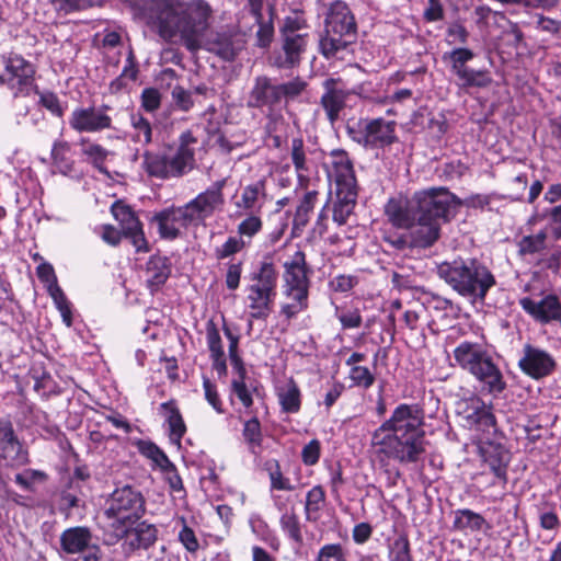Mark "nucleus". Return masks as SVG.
Masks as SVG:
<instances>
[{"label": "nucleus", "instance_id": "obj_58", "mask_svg": "<svg viewBox=\"0 0 561 561\" xmlns=\"http://www.w3.org/2000/svg\"><path fill=\"white\" fill-rule=\"evenodd\" d=\"M316 561H347L346 552L341 543H328L319 549Z\"/></svg>", "mask_w": 561, "mask_h": 561}, {"label": "nucleus", "instance_id": "obj_13", "mask_svg": "<svg viewBox=\"0 0 561 561\" xmlns=\"http://www.w3.org/2000/svg\"><path fill=\"white\" fill-rule=\"evenodd\" d=\"M151 222L157 226L159 236L164 240H175L188 226H193L184 205L170 206L157 211Z\"/></svg>", "mask_w": 561, "mask_h": 561}, {"label": "nucleus", "instance_id": "obj_5", "mask_svg": "<svg viewBox=\"0 0 561 561\" xmlns=\"http://www.w3.org/2000/svg\"><path fill=\"white\" fill-rule=\"evenodd\" d=\"M278 272L271 261H262L249 275L245 287V308L252 320L265 321L273 311L277 296Z\"/></svg>", "mask_w": 561, "mask_h": 561}, {"label": "nucleus", "instance_id": "obj_46", "mask_svg": "<svg viewBox=\"0 0 561 561\" xmlns=\"http://www.w3.org/2000/svg\"><path fill=\"white\" fill-rule=\"evenodd\" d=\"M456 76L460 81V85L465 88H485L492 81L486 71L473 70L470 68L460 70Z\"/></svg>", "mask_w": 561, "mask_h": 561}, {"label": "nucleus", "instance_id": "obj_35", "mask_svg": "<svg viewBox=\"0 0 561 561\" xmlns=\"http://www.w3.org/2000/svg\"><path fill=\"white\" fill-rule=\"evenodd\" d=\"M141 168L151 178L160 180L171 179L167 164V152L145 151Z\"/></svg>", "mask_w": 561, "mask_h": 561}, {"label": "nucleus", "instance_id": "obj_23", "mask_svg": "<svg viewBox=\"0 0 561 561\" xmlns=\"http://www.w3.org/2000/svg\"><path fill=\"white\" fill-rule=\"evenodd\" d=\"M324 28L327 35H350L356 31L354 15L346 3L335 1L330 5Z\"/></svg>", "mask_w": 561, "mask_h": 561}, {"label": "nucleus", "instance_id": "obj_18", "mask_svg": "<svg viewBox=\"0 0 561 561\" xmlns=\"http://www.w3.org/2000/svg\"><path fill=\"white\" fill-rule=\"evenodd\" d=\"M519 305L527 314L542 324L558 321L561 316V301L552 294L543 296L540 300L524 297L519 299Z\"/></svg>", "mask_w": 561, "mask_h": 561}, {"label": "nucleus", "instance_id": "obj_14", "mask_svg": "<svg viewBox=\"0 0 561 561\" xmlns=\"http://www.w3.org/2000/svg\"><path fill=\"white\" fill-rule=\"evenodd\" d=\"M195 137L191 131H185L180 136L176 149L168 150L167 164L171 178H181L191 172L195 167Z\"/></svg>", "mask_w": 561, "mask_h": 561}, {"label": "nucleus", "instance_id": "obj_41", "mask_svg": "<svg viewBox=\"0 0 561 561\" xmlns=\"http://www.w3.org/2000/svg\"><path fill=\"white\" fill-rule=\"evenodd\" d=\"M250 528L256 538L266 543L274 552L279 551L280 540L266 522L261 518H251Z\"/></svg>", "mask_w": 561, "mask_h": 561}, {"label": "nucleus", "instance_id": "obj_6", "mask_svg": "<svg viewBox=\"0 0 561 561\" xmlns=\"http://www.w3.org/2000/svg\"><path fill=\"white\" fill-rule=\"evenodd\" d=\"M284 296L288 300L280 307V314L290 320L306 311L309 306L310 280L307 275L306 255L296 251L284 263Z\"/></svg>", "mask_w": 561, "mask_h": 561}, {"label": "nucleus", "instance_id": "obj_34", "mask_svg": "<svg viewBox=\"0 0 561 561\" xmlns=\"http://www.w3.org/2000/svg\"><path fill=\"white\" fill-rule=\"evenodd\" d=\"M129 545L135 549H148L158 539V529L147 522L138 523L133 529H127Z\"/></svg>", "mask_w": 561, "mask_h": 561}, {"label": "nucleus", "instance_id": "obj_47", "mask_svg": "<svg viewBox=\"0 0 561 561\" xmlns=\"http://www.w3.org/2000/svg\"><path fill=\"white\" fill-rule=\"evenodd\" d=\"M81 147L82 154L85 156L87 160L101 172H106L103 168V163L108 156V151L101 145L87 139L81 140Z\"/></svg>", "mask_w": 561, "mask_h": 561}, {"label": "nucleus", "instance_id": "obj_49", "mask_svg": "<svg viewBox=\"0 0 561 561\" xmlns=\"http://www.w3.org/2000/svg\"><path fill=\"white\" fill-rule=\"evenodd\" d=\"M318 192L316 190L308 191L300 201L294 217V224L297 227H305L309 221V216L312 213Z\"/></svg>", "mask_w": 561, "mask_h": 561}, {"label": "nucleus", "instance_id": "obj_20", "mask_svg": "<svg viewBox=\"0 0 561 561\" xmlns=\"http://www.w3.org/2000/svg\"><path fill=\"white\" fill-rule=\"evenodd\" d=\"M282 94L278 84H272L267 77H257L250 92L249 106L267 108L270 114L280 108Z\"/></svg>", "mask_w": 561, "mask_h": 561}, {"label": "nucleus", "instance_id": "obj_25", "mask_svg": "<svg viewBox=\"0 0 561 561\" xmlns=\"http://www.w3.org/2000/svg\"><path fill=\"white\" fill-rule=\"evenodd\" d=\"M416 220L408 228L412 239V247L426 249L432 247L440 236L442 224L416 214Z\"/></svg>", "mask_w": 561, "mask_h": 561}, {"label": "nucleus", "instance_id": "obj_1", "mask_svg": "<svg viewBox=\"0 0 561 561\" xmlns=\"http://www.w3.org/2000/svg\"><path fill=\"white\" fill-rule=\"evenodd\" d=\"M370 447L381 461L413 463L426 450L424 411L417 404L401 403L371 434Z\"/></svg>", "mask_w": 561, "mask_h": 561}, {"label": "nucleus", "instance_id": "obj_19", "mask_svg": "<svg viewBox=\"0 0 561 561\" xmlns=\"http://www.w3.org/2000/svg\"><path fill=\"white\" fill-rule=\"evenodd\" d=\"M112 214L121 224L124 236L130 239L137 251H147V240L142 231V226L136 217L133 209L119 202L112 206Z\"/></svg>", "mask_w": 561, "mask_h": 561}, {"label": "nucleus", "instance_id": "obj_22", "mask_svg": "<svg viewBox=\"0 0 561 561\" xmlns=\"http://www.w3.org/2000/svg\"><path fill=\"white\" fill-rule=\"evenodd\" d=\"M485 468L495 476L504 490L507 484L510 454L501 444L486 443L480 448Z\"/></svg>", "mask_w": 561, "mask_h": 561}, {"label": "nucleus", "instance_id": "obj_12", "mask_svg": "<svg viewBox=\"0 0 561 561\" xmlns=\"http://www.w3.org/2000/svg\"><path fill=\"white\" fill-rule=\"evenodd\" d=\"M458 414L461 415L469 427L477 431H495L496 420L492 412V405L485 403L478 396L463 399L457 404Z\"/></svg>", "mask_w": 561, "mask_h": 561}, {"label": "nucleus", "instance_id": "obj_15", "mask_svg": "<svg viewBox=\"0 0 561 561\" xmlns=\"http://www.w3.org/2000/svg\"><path fill=\"white\" fill-rule=\"evenodd\" d=\"M4 73L0 75V82L7 83L18 93H27L33 83L34 66L23 57L13 55L4 59Z\"/></svg>", "mask_w": 561, "mask_h": 561}, {"label": "nucleus", "instance_id": "obj_62", "mask_svg": "<svg viewBox=\"0 0 561 561\" xmlns=\"http://www.w3.org/2000/svg\"><path fill=\"white\" fill-rule=\"evenodd\" d=\"M347 45L346 42L342 39V37H320L319 46L321 53L327 57L331 58L336 55V53Z\"/></svg>", "mask_w": 561, "mask_h": 561}, {"label": "nucleus", "instance_id": "obj_28", "mask_svg": "<svg viewBox=\"0 0 561 561\" xmlns=\"http://www.w3.org/2000/svg\"><path fill=\"white\" fill-rule=\"evenodd\" d=\"M265 181L259 180L243 187L240 198L236 202L237 215L260 213L265 201Z\"/></svg>", "mask_w": 561, "mask_h": 561}, {"label": "nucleus", "instance_id": "obj_56", "mask_svg": "<svg viewBox=\"0 0 561 561\" xmlns=\"http://www.w3.org/2000/svg\"><path fill=\"white\" fill-rule=\"evenodd\" d=\"M389 561H413L407 537L400 536L390 546Z\"/></svg>", "mask_w": 561, "mask_h": 561}, {"label": "nucleus", "instance_id": "obj_2", "mask_svg": "<svg viewBox=\"0 0 561 561\" xmlns=\"http://www.w3.org/2000/svg\"><path fill=\"white\" fill-rule=\"evenodd\" d=\"M437 274L461 297L472 302L483 301L495 285V277L489 267L472 257L443 262L437 266Z\"/></svg>", "mask_w": 561, "mask_h": 561}, {"label": "nucleus", "instance_id": "obj_36", "mask_svg": "<svg viewBox=\"0 0 561 561\" xmlns=\"http://www.w3.org/2000/svg\"><path fill=\"white\" fill-rule=\"evenodd\" d=\"M51 160L56 170L64 175H70L75 170L72 149L70 144L65 140H56L54 142Z\"/></svg>", "mask_w": 561, "mask_h": 561}, {"label": "nucleus", "instance_id": "obj_53", "mask_svg": "<svg viewBox=\"0 0 561 561\" xmlns=\"http://www.w3.org/2000/svg\"><path fill=\"white\" fill-rule=\"evenodd\" d=\"M249 245V241L239 236H230L220 247L216 248L215 255L218 260L230 257Z\"/></svg>", "mask_w": 561, "mask_h": 561}, {"label": "nucleus", "instance_id": "obj_16", "mask_svg": "<svg viewBox=\"0 0 561 561\" xmlns=\"http://www.w3.org/2000/svg\"><path fill=\"white\" fill-rule=\"evenodd\" d=\"M520 370L533 379L550 376L556 369V360L547 351L526 344L518 360Z\"/></svg>", "mask_w": 561, "mask_h": 561}, {"label": "nucleus", "instance_id": "obj_52", "mask_svg": "<svg viewBox=\"0 0 561 561\" xmlns=\"http://www.w3.org/2000/svg\"><path fill=\"white\" fill-rule=\"evenodd\" d=\"M272 490L293 491L295 486L289 478L282 473L278 461L272 460L266 463Z\"/></svg>", "mask_w": 561, "mask_h": 561}, {"label": "nucleus", "instance_id": "obj_24", "mask_svg": "<svg viewBox=\"0 0 561 561\" xmlns=\"http://www.w3.org/2000/svg\"><path fill=\"white\" fill-rule=\"evenodd\" d=\"M332 156V169L329 172V176L335 182L336 196H341V193H357L353 164L347 154L341 151L333 152Z\"/></svg>", "mask_w": 561, "mask_h": 561}, {"label": "nucleus", "instance_id": "obj_30", "mask_svg": "<svg viewBox=\"0 0 561 561\" xmlns=\"http://www.w3.org/2000/svg\"><path fill=\"white\" fill-rule=\"evenodd\" d=\"M276 397L280 410L287 414H296L301 409V391L293 378L276 387Z\"/></svg>", "mask_w": 561, "mask_h": 561}, {"label": "nucleus", "instance_id": "obj_7", "mask_svg": "<svg viewBox=\"0 0 561 561\" xmlns=\"http://www.w3.org/2000/svg\"><path fill=\"white\" fill-rule=\"evenodd\" d=\"M146 512V500L135 486L116 488L105 502L104 515L117 535H125L127 529L140 519Z\"/></svg>", "mask_w": 561, "mask_h": 561}, {"label": "nucleus", "instance_id": "obj_9", "mask_svg": "<svg viewBox=\"0 0 561 561\" xmlns=\"http://www.w3.org/2000/svg\"><path fill=\"white\" fill-rule=\"evenodd\" d=\"M397 123L385 118L360 119L357 127L348 126L347 131L353 141L367 149H380L397 140Z\"/></svg>", "mask_w": 561, "mask_h": 561}, {"label": "nucleus", "instance_id": "obj_21", "mask_svg": "<svg viewBox=\"0 0 561 561\" xmlns=\"http://www.w3.org/2000/svg\"><path fill=\"white\" fill-rule=\"evenodd\" d=\"M0 457L12 466L28 462L27 451L15 435L11 422L5 420H0Z\"/></svg>", "mask_w": 561, "mask_h": 561}, {"label": "nucleus", "instance_id": "obj_63", "mask_svg": "<svg viewBox=\"0 0 561 561\" xmlns=\"http://www.w3.org/2000/svg\"><path fill=\"white\" fill-rule=\"evenodd\" d=\"M51 299L54 300V304H55L56 308L60 312V316L62 318V322L68 328L71 327L72 325L71 305L68 301L67 297L65 296L64 291L51 296Z\"/></svg>", "mask_w": 561, "mask_h": 561}, {"label": "nucleus", "instance_id": "obj_31", "mask_svg": "<svg viewBox=\"0 0 561 561\" xmlns=\"http://www.w3.org/2000/svg\"><path fill=\"white\" fill-rule=\"evenodd\" d=\"M171 267L164 256L153 255L146 266V282L151 293L157 291L169 278Z\"/></svg>", "mask_w": 561, "mask_h": 561}, {"label": "nucleus", "instance_id": "obj_26", "mask_svg": "<svg viewBox=\"0 0 561 561\" xmlns=\"http://www.w3.org/2000/svg\"><path fill=\"white\" fill-rule=\"evenodd\" d=\"M385 214L388 220L397 228L408 229L416 220V205L411 201L391 198L386 204Z\"/></svg>", "mask_w": 561, "mask_h": 561}, {"label": "nucleus", "instance_id": "obj_29", "mask_svg": "<svg viewBox=\"0 0 561 561\" xmlns=\"http://www.w3.org/2000/svg\"><path fill=\"white\" fill-rule=\"evenodd\" d=\"M290 160L295 168L298 186L302 190H308L311 183L312 165L307 158L305 144L301 138H293L290 144Z\"/></svg>", "mask_w": 561, "mask_h": 561}, {"label": "nucleus", "instance_id": "obj_44", "mask_svg": "<svg viewBox=\"0 0 561 561\" xmlns=\"http://www.w3.org/2000/svg\"><path fill=\"white\" fill-rule=\"evenodd\" d=\"M357 193H341L333 206V220L337 225H344L355 206Z\"/></svg>", "mask_w": 561, "mask_h": 561}, {"label": "nucleus", "instance_id": "obj_27", "mask_svg": "<svg viewBox=\"0 0 561 561\" xmlns=\"http://www.w3.org/2000/svg\"><path fill=\"white\" fill-rule=\"evenodd\" d=\"M336 82L337 80L333 78H329L323 82L325 92L320 100L321 106L331 124H334L339 119L347 96L344 90L336 88Z\"/></svg>", "mask_w": 561, "mask_h": 561}, {"label": "nucleus", "instance_id": "obj_61", "mask_svg": "<svg viewBox=\"0 0 561 561\" xmlns=\"http://www.w3.org/2000/svg\"><path fill=\"white\" fill-rule=\"evenodd\" d=\"M306 27V19L300 11L290 12L284 20L282 32L284 35H289L295 32L301 31Z\"/></svg>", "mask_w": 561, "mask_h": 561}, {"label": "nucleus", "instance_id": "obj_37", "mask_svg": "<svg viewBox=\"0 0 561 561\" xmlns=\"http://www.w3.org/2000/svg\"><path fill=\"white\" fill-rule=\"evenodd\" d=\"M173 523L174 529H178L179 542L186 552L195 554L199 550L201 543L195 530L188 525L186 517L183 515H176L173 518Z\"/></svg>", "mask_w": 561, "mask_h": 561}, {"label": "nucleus", "instance_id": "obj_51", "mask_svg": "<svg viewBox=\"0 0 561 561\" xmlns=\"http://www.w3.org/2000/svg\"><path fill=\"white\" fill-rule=\"evenodd\" d=\"M325 500V493L320 485L313 486L306 495L305 514L308 520L316 519Z\"/></svg>", "mask_w": 561, "mask_h": 561}, {"label": "nucleus", "instance_id": "obj_33", "mask_svg": "<svg viewBox=\"0 0 561 561\" xmlns=\"http://www.w3.org/2000/svg\"><path fill=\"white\" fill-rule=\"evenodd\" d=\"M185 45L190 49H194L196 46L204 44V39L209 37H183ZM209 45L208 49L216 53L218 56L226 60H231L237 55V48L231 42V37H214L213 42H205Z\"/></svg>", "mask_w": 561, "mask_h": 561}, {"label": "nucleus", "instance_id": "obj_57", "mask_svg": "<svg viewBox=\"0 0 561 561\" xmlns=\"http://www.w3.org/2000/svg\"><path fill=\"white\" fill-rule=\"evenodd\" d=\"M206 342L210 356L225 354L219 330L213 320L206 323Z\"/></svg>", "mask_w": 561, "mask_h": 561}, {"label": "nucleus", "instance_id": "obj_54", "mask_svg": "<svg viewBox=\"0 0 561 561\" xmlns=\"http://www.w3.org/2000/svg\"><path fill=\"white\" fill-rule=\"evenodd\" d=\"M36 272L41 282L45 284L50 297L62 291L58 285L54 267L49 263L38 265Z\"/></svg>", "mask_w": 561, "mask_h": 561}, {"label": "nucleus", "instance_id": "obj_11", "mask_svg": "<svg viewBox=\"0 0 561 561\" xmlns=\"http://www.w3.org/2000/svg\"><path fill=\"white\" fill-rule=\"evenodd\" d=\"M61 551L66 554L78 556L77 561H99L101 551L92 541V534L85 527H71L60 536Z\"/></svg>", "mask_w": 561, "mask_h": 561}, {"label": "nucleus", "instance_id": "obj_3", "mask_svg": "<svg viewBox=\"0 0 561 561\" xmlns=\"http://www.w3.org/2000/svg\"><path fill=\"white\" fill-rule=\"evenodd\" d=\"M211 15L204 0H163L159 5V35H195L205 28Z\"/></svg>", "mask_w": 561, "mask_h": 561}, {"label": "nucleus", "instance_id": "obj_32", "mask_svg": "<svg viewBox=\"0 0 561 561\" xmlns=\"http://www.w3.org/2000/svg\"><path fill=\"white\" fill-rule=\"evenodd\" d=\"M160 412L168 423L170 440L176 446H180L181 439L186 432V426L175 401L170 400L161 403Z\"/></svg>", "mask_w": 561, "mask_h": 561}, {"label": "nucleus", "instance_id": "obj_55", "mask_svg": "<svg viewBox=\"0 0 561 561\" xmlns=\"http://www.w3.org/2000/svg\"><path fill=\"white\" fill-rule=\"evenodd\" d=\"M348 378L352 386L369 389L375 382V375L365 366H357L350 369Z\"/></svg>", "mask_w": 561, "mask_h": 561}, {"label": "nucleus", "instance_id": "obj_10", "mask_svg": "<svg viewBox=\"0 0 561 561\" xmlns=\"http://www.w3.org/2000/svg\"><path fill=\"white\" fill-rule=\"evenodd\" d=\"M225 185L226 180L216 181L184 205L193 226L204 225L206 219L221 210L225 204L222 193Z\"/></svg>", "mask_w": 561, "mask_h": 561}, {"label": "nucleus", "instance_id": "obj_50", "mask_svg": "<svg viewBox=\"0 0 561 561\" xmlns=\"http://www.w3.org/2000/svg\"><path fill=\"white\" fill-rule=\"evenodd\" d=\"M262 228L263 221L260 213H249V215L238 225L237 232L239 237L249 241L250 244L252 238L256 236Z\"/></svg>", "mask_w": 561, "mask_h": 561}, {"label": "nucleus", "instance_id": "obj_45", "mask_svg": "<svg viewBox=\"0 0 561 561\" xmlns=\"http://www.w3.org/2000/svg\"><path fill=\"white\" fill-rule=\"evenodd\" d=\"M130 124L133 127L131 139L135 142L142 145L151 142L152 129L148 119L139 113H134L130 115Z\"/></svg>", "mask_w": 561, "mask_h": 561}, {"label": "nucleus", "instance_id": "obj_64", "mask_svg": "<svg viewBox=\"0 0 561 561\" xmlns=\"http://www.w3.org/2000/svg\"><path fill=\"white\" fill-rule=\"evenodd\" d=\"M41 104L48 110L53 115L60 117L64 114V107L58 96L53 92H41L39 93Z\"/></svg>", "mask_w": 561, "mask_h": 561}, {"label": "nucleus", "instance_id": "obj_48", "mask_svg": "<svg viewBox=\"0 0 561 561\" xmlns=\"http://www.w3.org/2000/svg\"><path fill=\"white\" fill-rule=\"evenodd\" d=\"M140 453L151 459L157 466L164 471H174V465L169 460L168 456L156 444L151 442H140Z\"/></svg>", "mask_w": 561, "mask_h": 561}, {"label": "nucleus", "instance_id": "obj_40", "mask_svg": "<svg viewBox=\"0 0 561 561\" xmlns=\"http://www.w3.org/2000/svg\"><path fill=\"white\" fill-rule=\"evenodd\" d=\"M485 524L484 517L476 513L471 510L463 508V510H457L455 512V518L453 522V527L456 530H471V531H479L482 529V527Z\"/></svg>", "mask_w": 561, "mask_h": 561}, {"label": "nucleus", "instance_id": "obj_43", "mask_svg": "<svg viewBox=\"0 0 561 561\" xmlns=\"http://www.w3.org/2000/svg\"><path fill=\"white\" fill-rule=\"evenodd\" d=\"M547 231L540 230L535 234L524 236L517 243L520 255H534L546 249Z\"/></svg>", "mask_w": 561, "mask_h": 561}, {"label": "nucleus", "instance_id": "obj_4", "mask_svg": "<svg viewBox=\"0 0 561 561\" xmlns=\"http://www.w3.org/2000/svg\"><path fill=\"white\" fill-rule=\"evenodd\" d=\"M454 358L459 367L471 374L483 392L499 394L506 388L503 374L488 350L478 343L461 342L454 350Z\"/></svg>", "mask_w": 561, "mask_h": 561}, {"label": "nucleus", "instance_id": "obj_39", "mask_svg": "<svg viewBox=\"0 0 561 561\" xmlns=\"http://www.w3.org/2000/svg\"><path fill=\"white\" fill-rule=\"evenodd\" d=\"M302 46V37H284L282 43L283 54H279L275 58V65L277 67L286 68L296 64Z\"/></svg>", "mask_w": 561, "mask_h": 561}, {"label": "nucleus", "instance_id": "obj_38", "mask_svg": "<svg viewBox=\"0 0 561 561\" xmlns=\"http://www.w3.org/2000/svg\"><path fill=\"white\" fill-rule=\"evenodd\" d=\"M242 437L248 446V450L259 456L262 450L263 433L259 419L254 415L243 423Z\"/></svg>", "mask_w": 561, "mask_h": 561}, {"label": "nucleus", "instance_id": "obj_60", "mask_svg": "<svg viewBox=\"0 0 561 561\" xmlns=\"http://www.w3.org/2000/svg\"><path fill=\"white\" fill-rule=\"evenodd\" d=\"M47 478L46 473L41 470L27 469L21 473L15 474L14 481L24 490L31 491L33 483L36 481H44Z\"/></svg>", "mask_w": 561, "mask_h": 561}, {"label": "nucleus", "instance_id": "obj_8", "mask_svg": "<svg viewBox=\"0 0 561 561\" xmlns=\"http://www.w3.org/2000/svg\"><path fill=\"white\" fill-rule=\"evenodd\" d=\"M416 214L439 224L450 221L461 206V199L446 187H431L413 194Z\"/></svg>", "mask_w": 561, "mask_h": 561}, {"label": "nucleus", "instance_id": "obj_17", "mask_svg": "<svg viewBox=\"0 0 561 561\" xmlns=\"http://www.w3.org/2000/svg\"><path fill=\"white\" fill-rule=\"evenodd\" d=\"M69 125L78 133H98L112 126V118L103 107H78L69 118Z\"/></svg>", "mask_w": 561, "mask_h": 561}, {"label": "nucleus", "instance_id": "obj_42", "mask_svg": "<svg viewBox=\"0 0 561 561\" xmlns=\"http://www.w3.org/2000/svg\"><path fill=\"white\" fill-rule=\"evenodd\" d=\"M279 526L283 533L296 543L302 542V534L299 517L294 510H285L279 518Z\"/></svg>", "mask_w": 561, "mask_h": 561}, {"label": "nucleus", "instance_id": "obj_59", "mask_svg": "<svg viewBox=\"0 0 561 561\" xmlns=\"http://www.w3.org/2000/svg\"><path fill=\"white\" fill-rule=\"evenodd\" d=\"M444 58H449L454 73L468 68L466 64L473 58V53L467 48H456L445 54Z\"/></svg>", "mask_w": 561, "mask_h": 561}]
</instances>
